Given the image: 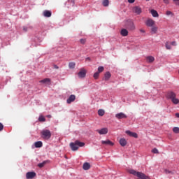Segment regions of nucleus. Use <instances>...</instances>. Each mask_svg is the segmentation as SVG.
<instances>
[{"instance_id":"f257e3e1","label":"nucleus","mask_w":179,"mask_h":179,"mask_svg":"<svg viewBox=\"0 0 179 179\" xmlns=\"http://www.w3.org/2000/svg\"><path fill=\"white\" fill-rule=\"evenodd\" d=\"M166 99H168V100H171L173 104L177 105L179 103V99L177 98V95L173 92H168L166 94Z\"/></svg>"},{"instance_id":"f03ea898","label":"nucleus","mask_w":179,"mask_h":179,"mask_svg":"<svg viewBox=\"0 0 179 179\" xmlns=\"http://www.w3.org/2000/svg\"><path fill=\"white\" fill-rule=\"evenodd\" d=\"M85 146V143L80 142L79 141H76L74 143H70V148L73 152H75L79 149V148H83Z\"/></svg>"},{"instance_id":"7ed1b4c3","label":"nucleus","mask_w":179,"mask_h":179,"mask_svg":"<svg viewBox=\"0 0 179 179\" xmlns=\"http://www.w3.org/2000/svg\"><path fill=\"white\" fill-rule=\"evenodd\" d=\"M125 27H127V29H128V30L131 31H134L136 29L135 23H134V21H132L131 20H128L126 22Z\"/></svg>"},{"instance_id":"20e7f679","label":"nucleus","mask_w":179,"mask_h":179,"mask_svg":"<svg viewBox=\"0 0 179 179\" xmlns=\"http://www.w3.org/2000/svg\"><path fill=\"white\" fill-rule=\"evenodd\" d=\"M41 134L42 135V138L43 139H50L51 138V131L48 129H43L41 131Z\"/></svg>"},{"instance_id":"39448f33","label":"nucleus","mask_w":179,"mask_h":179,"mask_svg":"<svg viewBox=\"0 0 179 179\" xmlns=\"http://www.w3.org/2000/svg\"><path fill=\"white\" fill-rule=\"evenodd\" d=\"M87 73V71H86V69H80V71L78 73V78H85Z\"/></svg>"},{"instance_id":"423d86ee","label":"nucleus","mask_w":179,"mask_h":179,"mask_svg":"<svg viewBox=\"0 0 179 179\" xmlns=\"http://www.w3.org/2000/svg\"><path fill=\"white\" fill-rule=\"evenodd\" d=\"M155 23L156 22H155V20H153L152 19H148V20H147L145 24L148 27H153V26H155Z\"/></svg>"},{"instance_id":"0eeeda50","label":"nucleus","mask_w":179,"mask_h":179,"mask_svg":"<svg viewBox=\"0 0 179 179\" xmlns=\"http://www.w3.org/2000/svg\"><path fill=\"white\" fill-rule=\"evenodd\" d=\"M133 12L136 15H141V13H142V8L139 6H134L133 8Z\"/></svg>"},{"instance_id":"6e6552de","label":"nucleus","mask_w":179,"mask_h":179,"mask_svg":"<svg viewBox=\"0 0 179 179\" xmlns=\"http://www.w3.org/2000/svg\"><path fill=\"white\" fill-rule=\"evenodd\" d=\"M96 132L99 135H106V134H107L108 132V129H107V128H102L101 129L96 130Z\"/></svg>"},{"instance_id":"1a4fd4ad","label":"nucleus","mask_w":179,"mask_h":179,"mask_svg":"<svg viewBox=\"0 0 179 179\" xmlns=\"http://www.w3.org/2000/svg\"><path fill=\"white\" fill-rule=\"evenodd\" d=\"M36 177V172H28L26 174V178L27 179H33Z\"/></svg>"},{"instance_id":"9d476101","label":"nucleus","mask_w":179,"mask_h":179,"mask_svg":"<svg viewBox=\"0 0 179 179\" xmlns=\"http://www.w3.org/2000/svg\"><path fill=\"white\" fill-rule=\"evenodd\" d=\"M115 117L117 118V120H122V118H127V115L124 113H120L115 115Z\"/></svg>"},{"instance_id":"9b49d317","label":"nucleus","mask_w":179,"mask_h":179,"mask_svg":"<svg viewBox=\"0 0 179 179\" xmlns=\"http://www.w3.org/2000/svg\"><path fill=\"white\" fill-rule=\"evenodd\" d=\"M110 78H111V73H110L109 71H107L104 74V77L103 78V80H106V82H107V80H110Z\"/></svg>"},{"instance_id":"f8f14e48","label":"nucleus","mask_w":179,"mask_h":179,"mask_svg":"<svg viewBox=\"0 0 179 179\" xmlns=\"http://www.w3.org/2000/svg\"><path fill=\"white\" fill-rule=\"evenodd\" d=\"M126 134L129 135V136H132L133 138H138V134L135 132H132L129 130L126 131Z\"/></svg>"},{"instance_id":"ddd939ff","label":"nucleus","mask_w":179,"mask_h":179,"mask_svg":"<svg viewBox=\"0 0 179 179\" xmlns=\"http://www.w3.org/2000/svg\"><path fill=\"white\" fill-rule=\"evenodd\" d=\"M76 96L75 95H71L67 99L68 104H71L72 102L75 101Z\"/></svg>"},{"instance_id":"4468645a","label":"nucleus","mask_w":179,"mask_h":179,"mask_svg":"<svg viewBox=\"0 0 179 179\" xmlns=\"http://www.w3.org/2000/svg\"><path fill=\"white\" fill-rule=\"evenodd\" d=\"M101 143H102V145H108L109 146H114V143L111 142V141H110V140L102 141Z\"/></svg>"},{"instance_id":"2eb2a0df","label":"nucleus","mask_w":179,"mask_h":179,"mask_svg":"<svg viewBox=\"0 0 179 179\" xmlns=\"http://www.w3.org/2000/svg\"><path fill=\"white\" fill-rule=\"evenodd\" d=\"M51 11L48 10H45V11H43V16H45V17H51Z\"/></svg>"},{"instance_id":"dca6fc26","label":"nucleus","mask_w":179,"mask_h":179,"mask_svg":"<svg viewBox=\"0 0 179 179\" xmlns=\"http://www.w3.org/2000/svg\"><path fill=\"white\" fill-rule=\"evenodd\" d=\"M120 34L121 36H122L123 37H127V36H128V30H127L126 29H122L120 31Z\"/></svg>"},{"instance_id":"f3484780","label":"nucleus","mask_w":179,"mask_h":179,"mask_svg":"<svg viewBox=\"0 0 179 179\" xmlns=\"http://www.w3.org/2000/svg\"><path fill=\"white\" fill-rule=\"evenodd\" d=\"M146 61L149 64H152V62H155V57H153L152 56H148L146 57Z\"/></svg>"},{"instance_id":"a211bd4d","label":"nucleus","mask_w":179,"mask_h":179,"mask_svg":"<svg viewBox=\"0 0 179 179\" xmlns=\"http://www.w3.org/2000/svg\"><path fill=\"white\" fill-rule=\"evenodd\" d=\"M157 27L156 26H152L151 27V33L152 34H156V33H157Z\"/></svg>"},{"instance_id":"6ab92c4d","label":"nucleus","mask_w":179,"mask_h":179,"mask_svg":"<svg viewBox=\"0 0 179 179\" xmlns=\"http://www.w3.org/2000/svg\"><path fill=\"white\" fill-rule=\"evenodd\" d=\"M83 170H89V169H90V164L87 162L84 163L83 166Z\"/></svg>"},{"instance_id":"aec40b11","label":"nucleus","mask_w":179,"mask_h":179,"mask_svg":"<svg viewBox=\"0 0 179 179\" xmlns=\"http://www.w3.org/2000/svg\"><path fill=\"white\" fill-rule=\"evenodd\" d=\"M40 83H48V85H50V83H51V79L45 78V79L41 80Z\"/></svg>"},{"instance_id":"412c9836","label":"nucleus","mask_w":179,"mask_h":179,"mask_svg":"<svg viewBox=\"0 0 179 179\" xmlns=\"http://www.w3.org/2000/svg\"><path fill=\"white\" fill-rule=\"evenodd\" d=\"M120 144L123 147L127 146V140H125V138H121L120 140Z\"/></svg>"},{"instance_id":"4be33fe9","label":"nucleus","mask_w":179,"mask_h":179,"mask_svg":"<svg viewBox=\"0 0 179 179\" xmlns=\"http://www.w3.org/2000/svg\"><path fill=\"white\" fill-rule=\"evenodd\" d=\"M48 160L43 161L42 163L38 164V167H39L40 169L44 167L47 164V163H48Z\"/></svg>"},{"instance_id":"5701e85b","label":"nucleus","mask_w":179,"mask_h":179,"mask_svg":"<svg viewBox=\"0 0 179 179\" xmlns=\"http://www.w3.org/2000/svg\"><path fill=\"white\" fill-rule=\"evenodd\" d=\"M151 14L153 17H159V13L155 10H151Z\"/></svg>"},{"instance_id":"b1692460","label":"nucleus","mask_w":179,"mask_h":179,"mask_svg":"<svg viewBox=\"0 0 179 179\" xmlns=\"http://www.w3.org/2000/svg\"><path fill=\"white\" fill-rule=\"evenodd\" d=\"M33 29V27H31V26H24L23 27V31H24V33H26L27 31H29V30Z\"/></svg>"},{"instance_id":"393cba45","label":"nucleus","mask_w":179,"mask_h":179,"mask_svg":"<svg viewBox=\"0 0 179 179\" xmlns=\"http://www.w3.org/2000/svg\"><path fill=\"white\" fill-rule=\"evenodd\" d=\"M35 148H42L43 147V142L41 141H37L34 143Z\"/></svg>"},{"instance_id":"a878e982","label":"nucleus","mask_w":179,"mask_h":179,"mask_svg":"<svg viewBox=\"0 0 179 179\" xmlns=\"http://www.w3.org/2000/svg\"><path fill=\"white\" fill-rule=\"evenodd\" d=\"M76 64H75V62H71L69 64V67L70 69H74L75 66H76Z\"/></svg>"},{"instance_id":"bb28decb","label":"nucleus","mask_w":179,"mask_h":179,"mask_svg":"<svg viewBox=\"0 0 179 179\" xmlns=\"http://www.w3.org/2000/svg\"><path fill=\"white\" fill-rule=\"evenodd\" d=\"M104 114H106V112L104 111V110L103 109H99L98 110V115L100 116V117H103V115H104Z\"/></svg>"},{"instance_id":"cd10ccee","label":"nucleus","mask_w":179,"mask_h":179,"mask_svg":"<svg viewBox=\"0 0 179 179\" xmlns=\"http://www.w3.org/2000/svg\"><path fill=\"white\" fill-rule=\"evenodd\" d=\"M109 3H110V1L108 0H103L102 2V5L103 6H108Z\"/></svg>"},{"instance_id":"c85d7f7f","label":"nucleus","mask_w":179,"mask_h":179,"mask_svg":"<svg viewBox=\"0 0 179 179\" xmlns=\"http://www.w3.org/2000/svg\"><path fill=\"white\" fill-rule=\"evenodd\" d=\"M99 76H100V73H99L98 71L94 73L93 77L94 79H99Z\"/></svg>"},{"instance_id":"c756f323","label":"nucleus","mask_w":179,"mask_h":179,"mask_svg":"<svg viewBox=\"0 0 179 179\" xmlns=\"http://www.w3.org/2000/svg\"><path fill=\"white\" fill-rule=\"evenodd\" d=\"M103 71H104V67L103 66H99L98 68V71L97 72H99V73H101V72H103Z\"/></svg>"},{"instance_id":"7c9ffc66","label":"nucleus","mask_w":179,"mask_h":179,"mask_svg":"<svg viewBox=\"0 0 179 179\" xmlns=\"http://www.w3.org/2000/svg\"><path fill=\"white\" fill-rule=\"evenodd\" d=\"M38 121H40L41 122H44V121H45V118L43 116H40L38 118Z\"/></svg>"},{"instance_id":"2f4dec72","label":"nucleus","mask_w":179,"mask_h":179,"mask_svg":"<svg viewBox=\"0 0 179 179\" xmlns=\"http://www.w3.org/2000/svg\"><path fill=\"white\" fill-rule=\"evenodd\" d=\"M173 131L175 134H179V128L178 127H173Z\"/></svg>"},{"instance_id":"473e14b6","label":"nucleus","mask_w":179,"mask_h":179,"mask_svg":"<svg viewBox=\"0 0 179 179\" xmlns=\"http://www.w3.org/2000/svg\"><path fill=\"white\" fill-rule=\"evenodd\" d=\"M152 152L156 155H159V150H157V148H154L152 150Z\"/></svg>"},{"instance_id":"72a5a7b5","label":"nucleus","mask_w":179,"mask_h":179,"mask_svg":"<svg viewBox=\"0 0 179 179\" xmlns=\"http://www.w3.org/2000/svg\"><path fill=\"white\" fill-rule=\"evenodd\" d=\"M166 50H171V45H170V44H169V42L166 43Z\"/></svg>"},{"instance_id":"f704fd0d","label":"nucleus","mask_w":179,"mask_h":179,"mask_svg":"<svg viewBox=\"0 0 179 179\" xmlns=\"http://www.w3.org/2000/svg\"><path fill=\"white\" fill-rule=\"evenodd\" d=\"M69 2L71 6H75V0H69Z\"/></svg>"},{"instance_id":"c9c22d12","label":"nucleus","mask_w":179,"mask_h":179,"mask_svg":"<svg viewBox=\"0 0 179 179\" xmlns=\"http://www.w3.org/2000/svg\"><path fill=\"white\" fill-rule=\"evenodd\" d=\"M164 173L165 174H173V172L171 171H169V169H165Z\"/></svg>"},{"instance_id":"e433bc0d","label":"nucleus","mask_w":179,"mask_h":179,"mask_svg":"<svg viewBox=\"0 0 179 179\" xmlns=\"http://www.w3.org/2000/svg\"><path fill=\"white\" fill-rule=\"evenodd\" d=\"M164 3L169 5L170 3V0H163Z\"/></svg>"},{"instance_id":"4c0bfd02","label":"nucleus","mask_w":179,"mask_h":179,"mask_svg":"<svg viewBox=\"0 0 179 179\" xmlns=\"http://www.w3.org/2000/svg\"><path fill=\"white\" fill-rule=\"evenodd\" d=\"M80 43L81 44H85L86 43V39H83V38L80 39Z\"/></svg>"},{"instance_id":"58836bf2","label":"nucleus","mask_w":179,"mask_h":179,"mask_svg":"<svg viewBox=\"0 0 179 179\" xmlns=\"http://www.w3.org/2000/svg\"><path fill=\"white\" fill-rule=\"evenodd\" d=\"M173 2H174L175 5H178L179 6V0H173Z\"/></svg>"},{"instance_id":"ea45409f","label":"nucleus","mask_w":179,"mask_h":179,"mask_svg":"<svg viewBox=\"0 0 179 179\" xmlns=\"http://www.w3.org/2000/svg\"><path fill=\"white\" fill-rule=\"evenodd\" d=\"M3 129V124L2 123H0V131Z\"/></svg>"},{"instance_id":"a19ab883","label":"nucleus","mask_w":179,"mask_h":179,"mask_svg":"<svg viewBox=\"0 0 179 179\" xmlns=\"http://www.w3.org/2000/svg\"><path fill=\"white\" fill-rule=\"evenodd\" d=\"M171 11H170V10H168V11H166V15H168V16H170V15H171Z\"/></svg>"},{"instance_id":"79ce46f5","label":"nucleus","mask_w":179,"mask_h":179,"mask_svg":"<svg viewBox=\"0 0 179 179\" xmlns=\"http://www.w3.org/2000/svg\"><path fill=\"white\" fill-rule=\"evenodd\" d=\"M129 3H134L135 2V0H128Z\"/></svg>"},{"instance_id":"37998d69","label":"nucleus","mask_w":179,"mask_h":179,"mask_svg":"<svg viewBox=\"0 0 179 179\" xmlns=\"http://www.w3.org/2000/svg\"><path fill=\"white\" fill-rule=\"evenodd\" d=\"M171 45H177V43L176 41L171 42Z\"/></svg>"},{"instance_id":"c03bdc74","label":"nucleus","mask_w":179,"mask_h":179,"mask_svg":"<svg viewBox=\"0 0 179 179\" xmlns=\"http://www.w3.org/2000/svg\"><path fill=\"white\" fill-rule=\"evenodd\" d=\"M54 68H55V69H59V67L57 65H54Z\"/></svg>"},{"instance_id":"a18cd8bd","label":"nucleus","mask_w":179,"mask_h":179,"mask_svg":"<svg viewBox=\"0 0 179 179\" xmlns=\"http://www.w3.org/2000/svg\"><path fill=\"white\" fill-rule=\"evenodd\" d=\"M175 115L177 118H179V113H176Z\"/></svg>"},{"instance_id":"49530a36","label":"nucleus","mask_w":179,"mask_h":179,"mask_svg":"<svg viewBox=\"0 0 179 179\" xmlns=\"http://www.w3.org/2000/svg\"><path fill=\"white\" fill-rule=\"evenodd\" d=\"M140 31H141V33H145V32L144 29H140Z\"/></svg>"},{"instance_id":"de8ad7c7","label":"nucleus","mask_w":179,"mask_h":179,"mask_svg":"<svg viewBox=\"0 0 179 179\" xmlns=\"http://www.w3.org/2000/svg\"><path fill=\"white\" fill-rule=\"evenodd\" d=\"M86 61H90V57H87Z\"/></svg>"},{"instance_id":"09e8293b","label":"nucleus","mask_w":179,"mask_h":179,"mask_svg":"<svg viewBox=\"0 0 179 179\" xmlns=\"http://www.w3.org/2000/svg\"><path fill=\"white\" fill-rule=\"evenodd\" d=\"M48 118H51V115H48Z\"/></svg>"},{"instance_id":"8fccbe9b","label":"nucleus","mask_w":179,"mask_h":179,"mask_svg":"<svg viewBox=\"0 0 179 179\" xmlns=\"http://www.w3.org/2000/svg\"><path fill=\"white\" fill-rule=\"evenodd\" d=\"M145 1H150V0H145Z\"/></svg>"}]
</instances>
